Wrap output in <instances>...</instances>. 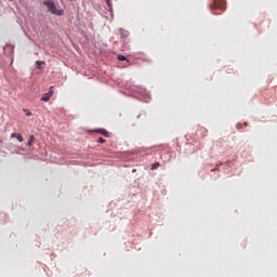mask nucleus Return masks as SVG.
<instances>
[{
  "label": "nucleus",
  "instance_id": "f257e3e1",
  "mask_svg": "<svg viewBox=\"0 0 277 277\" xmlns=\"http://www.w3.org/2000/svg\"><path fill=\"white\" fill-rule=\"evenodd\" d=\"M43 5H47L48 12H51V14H55V16H64V10H57V6H55V2L51 0L43 1Z\"/></svg>",
  "mask_w": 277,
  "mask_h": 277
},
{
  "label": "nucleus",
  "instance_id": "f03ea898",
  "mask_svg": "<svg viewBox=\"0 0 277 277\" xmlns=\"http://www.w3.org/2000/svg\"><path fill=\"white\" fill-rule=\"evenodd\" d=\"M211 10H221V12H224V10H226V1L213 0V3L211 4Z\"/></svg>",
  "mask_w": 277,
  "mask_h": 277
},
{
  "label": "nucleus",
  "instance_id": "7ed1b4c3",
  "mask_svg": "<svg viewBox=\"0 0 277 277\" xmlns=\"http://www.w3.org/2000/svg\"><path fill=\"white\" fill-rule=\"evenodd\" d=\"M51 96H53V87L49 89L48 93L43 94L41 101H43V103H49V101H51Z\"/></svg>",
  "mask_w": 277,
  "mask_h": 277
},
{
  "label": "nucleus",
  "instance_id": "20e7f679",
  "mask_svg": "<svg viewBox=\"0 0 277 277\" xmlns=\"http://www.w3.org/2000/svg\"><path fill=\"white\" fill-rule=\"evenodd\" d=\"M120 34L122 38H129L130 32L129 30L120 29Z\"/></svg>",
  "mask_w": 277,
  "mask_h": 277
},
{
  "label": "nucleus",
  "instance_id": "39448f33",
  "mask_svg": "<svg viewBox=\"0 0 277 277\" xmlns=\"http://www.w3.org/2000/svg\"><path fill=\"white\" fill-rule=\"evenodd\" d=\"M97 133H101V135H104V137H109V132L107 130H96Z\"/></svg>",
  "mask_w": 277,
  "mask_h": 277
},
{
  "label": "nucleus",
  "instance_id": "423d86ee",
  "mask_svg": "<svg viewBox=\"0 0 277 277\" xmlns=\"http://www.w3.org/2000/svg\"><path fill=\"white\" fill-rule=\"evenodd\" d=\"M11 137H16V140L18 142H23V135L18 134V133H12Z\"/></svg>",
  "mask_w": 277,
  "mask_h": 277
},
{
  "label": "nucleus",
  "instance_id": "0eeeda50",
  "mask_svg": "<svg viewBox=\"0 0 277 277\" xmlns=\"http://www.w3.org/2000/svg\"><path fill=\"white\" fill-rule=\"evenodd\" d=\"M36 141V137L34 135H30L27 145L31 146V144Z\"/></svg>",
  "mask_w": 277,
  "mask_h": 277
},
{
  "label": "nucleus",
  "instance_id": "6e6552de",
  "mask_svg": "<svg viewBox=\"0 0 277 277\" xmlns=\"http://www.w3.org/2000/svg\"><path fill=\"white\" fill-rule=\"evenodd\" d=\"M117 60H119V62H127V56L124 55H118Z\"/></svg>",
  "mask_w": 277,
  "mask_h": 277
},
{
  "label": "nucleus",
  "instance_id": "1a4fd4ad",
  "mask_svg": "<svg viewBox=\"0 0 277 277\" xmlns=\"http://www.w3.org/2000/svg\"><path fill=\"white\" fill-rule=\"evenodd\" d=\"M42 65H44V62H42V61H37L36 62V66H37V68L40 70V68H41V66Z\"/></svg>",
  "mask_w": 277,
  "mask_h": 277
},
{
  "label": "nucleus",
  "instance_id": "9d476101",
  "mask_svg": "<svg viewBox=\"0 0 277 277\" xmlns=\"http://www.w3.org/2000/svg\"><path fill=\"white\" fill-rule=\"evenodd\" d=\"M97 142H98V144H105V138L100 137V138L97 140Z\"/></svg>",
  "mask_w": 277,
  "mask_h": 277
},
{
  "label": "nucleus",
  "instance_id": "9b49d317",
  "mask_svg": "<svg viewBox=\"0 0 277 277\" xmlns=\"http://www.w3.org/2000/svg\"><path fill=\"white\" fill-rule=\"evenodd\" d=\"M157 168H159V162L155 163V164L151 167V170H157Z\"/></svg>",
  "mask_w": 277,
  "mask_h": 277
},
{
  "label": "nucleus",
  "instance_id": "f8f14e48",
  "mask_svg": "<svg viewBox=\"0 0 277 277\" xmlns=\"http://www.w3.org/2000/svg\"><path fill=\"white\" fill-rule=\"evenodd\" d=\"M106 3L108 5V8L111 10V3L109 2V0H106Z\"/></svg>",
  "mask_w": 277,
  "mask_h": 277
},
{
  "label": "nucleus",
  "instance_id": "ddd939ff",
  "mask_svg": "<svg viewBox=\"0 0 277 277\" xmlns=\"http://www.w3.org/2000/svg\"><path fill=\"white\" fill-rule=\"evenodd\" d=\"M26 116H31V111L26 113Z\"/></svg>",
  "mask_w": 277,
  "mask_h": 277
},
{
  "label": "nucleus",
  "instance_id": "4468645a",
  "mask_svg": "<svg viewBox=\"0 0 277 277\" xmlns=\"http://www.w3.org/2000/svg\"><path fill=\"white\" fill-rule=\"evenodd\" d=\"M213 14H220V13H217V12H213Z\"/></svg>",
  "mask_w": 277,
  "mask_h": 277
},
{
  "label": "nucleus",
  "instance_id": "2eb2a0df",
  "mask_svg": "<svg viewBox=\"0 0 277 277\" xmlns=\"http://www.w3.org/2000/svg\"><path fill=\"white\" fill-rule=\"evenodd\" d=\"M10 47H12V45H6V49H9Z\"/></svg>",
  "mask_w": 277,
  "mask_h": 277
}]
</instances>
